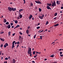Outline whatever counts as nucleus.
I'll list each match as a JSON object with an SVG mask.
<instances>
[{
    "instance_id": "nucleus-42",
    "label": "nucleus",
    "mask_w": 63,
    "mask_h": 63,
    "mask_svg": "<svg viewBox=\"0 0 63 63\" xmlns=\"http://www.w3.org/2000/svg\"><path fill=\"white\" fill-rule=\"evenodd\" d=\"M21 36H19V39H21Z\"/></svg>"
},
{
    "instance_id": "nucleus-48",
    "label": "nucleus",
    "mask_w": 63,
    "mask_h": 63,
    "mask_svg": "<svg viewBox=\"0 0 63 63\" xmlns=\"http://www.w3.org/2000/svg\"><path fill=\"white\" fill-rule=\"evenodd\" d=\"M55 43V42H53L51 44V45H52V44H54V43Z\"/></svg>"
},
{
    "instance_id": "nucleus-45",
    "label": "nucleus",
    "mask_w": 63,
    "mask_h": 63,
    "mask_svg": "<svg viewBox=\"0 0 63 63\" xmlns=\"http://www.w3.org/2000/svg\"><path fill=\"white\" fill-rule=\"evenodd\" d=\"M38 54H41V52H38Z\"/></svg>"
},
{
    "instance_id": "nucleus-3",
    "label": "nucleus",
    "mask_w": 63,
    "mask_h": 63,
    "mask_svg": "<svg viewBox=\"0 0 63 63\" xmlns=\"http://www.w3.org/2000/svg\"><path fill=\"white\" fill-rule=\"evenodd\" d=\"M54 2L51 5V6L52 7H54V6H56V3L54 1Z\"/></svg>"
},
{
    "instance_id": "nucleus-17",
    "label": "nucleus",
    "mask_w": 63,
    "mask_h": 63,
    "mask_svg": "<svg viewBox=\"0 0 63 63\" xmlns=\"http://www.w3.org/2000/svg\"><path fill=\"white\" fill-rule=\"evenodd\" d=\"M11 32H9L8 33V36H10V35H11Z\"/></svg>"
},
{
    "instance_id": "nucleus-63",
    "label": "nucleus",
    "mask_w": 63,
    "mask_h": 63,
    "mask_svg": "<svg viewBox=\"0 0 63 63\" xmlns=\"http://www.w3.org/2000/svg\"><path fill=\"white\" fill-rule=\"evenodd\" d=\"M35 52H36V53L37 54L38 53V52L35 51Z\"/></svg>"
},
{
    "instance_id": "nucleus-14",
    "label": "nucleus",
    "mask_w": 63,
    "mask_h": 63,
    "mask_svg": "<svg viewBox=\"0 0 63 63\" xmlns=\"http://www.w3.org/2000/svg\"><path fill=\"white\" fill-rule=\"evenodd\" d=\"M3 22H4V23H5V22H7V20L6 19H4Z\"/></svg>"
},
{
    "instance_id": "nucleus-62",
    "label": "nucleus",
    "mask_w": 63,
    "mask_h": 63,
    "mask_svg": "<svg viewBox=\"0 0 63 63\" xmlns=\"http://www.w3.org/2000/svg\"><path fill=\"white\" fill-rule=\"evenodd\" d=\"M54 63H57V62H54Z\"/></svg>"
},
{
    "instance_id": "nucleus-60",
    "label": "nucleus",
    "mask_w": 63,
    "mask_h": 63,
    "mask_svg": "<svg viewBox=\"0 0 63 63\" xmlns=\"http://www.w3.org/2000/svg\"><path fill=\"white\" fill-rule=\"evenodd\" d=\"M17 47H19V45H18V44H17Z\"/></svg>"
},
{
    "instance_id": "nucleus-16",
    "label": "nucleus",
    "mask_w": 63,
    "mask_h": 63,
    "mask_svg": "<svg viewBox=\"0 0 63 63\" xmlns=\"http://www.w3.org/2000/svg\"><path fill=\"white\" fill-rule=\"evenodd\" d=\"M26 33L27 34H29V30H27L26 31Z\"/></svg>"
},
{
    "instance_id": "nucleus-40",
    "label": "nucleus",
    "mask_w": 63,
    "mask_h": 63,
    "mask_svg": "<svg viewBox=\"0 0 63 63\" xmlns=\"http://www.w3.org/2000/svg\"><path fill=\"white\" fill-rule=\"evenodd\" d=\"M7 47V46L6 45H4V47L5 48Z\"/></svg>"
},
{
    "instance_id": "nucleus-27",
    "label": "nucleus",
    "mask_w": 63,
    "mask_h": 63,
    "mask_svg": "<svg viewBox=\"0 0 63 63\" xmlns=\"http://www.w3.org/2000/svg\"><path fill=\"white\" fill-rule=\"evenodd\" d=\"M36 34H35L34 36V38L35 39V38H36Z\"/></svg>"
},
{
    "instance_id": "nucleus-19",
    "label": "nucleus",
    "mask_w": 63,
    "mask_h": 63,
    "mask_svg": "<svg viewBox=\"0 0 63 63\" xmlns=\"http://www.w3.org/2000/svg\"><path fill=\"white\" fill-rule=\"evenodd\" d=\"M59 25V24H55L54 26H58Z\"/></svg>"
},
{
    "instance_id": "nucleus-13",
    "label": "nucleus",
    "mask_w": 63,
    "mask_h": 63,
    "mask_svg": "<svg viewBox=\"0 0 63 63\" xmlns=\"http://www.w3.org/2000/svg\"><path fill=\"white\" fill-rule=\"evenodd\" d=\"M33 3H32V2H31L30 3L31 7H33Z\"/></svg>"
},
{
    "instance_id": "nucleus-44",
    "label": "nucleus",
    "mask_w": 63,
    "mask_h": 63,
    "mask_svg": "<svg viewBox=\"0 0 63 63\" xmlns=\"http://www.w3.org/2000/svg\"><path fill=\"white\" fill-rule=\"evenodd\" d=\"M61 9H63V6L61 7Z\"/></svg>"
},
{
    "instance_id": "nucleus-39",
    "label": "nucleus",
    "mask_w": 63,
    "mask_h": 63,
    "mask_svg": "<svg viewBox=\"0 0 63 63\" xmlns=\"http://www.w3.org/2000/svg\"><path fill=\"white\" fill-rule=\"evenodd\" d=\"M19 33L20 34V35H22V33L21 32H20Z\"/></svg>"
},
{
    "instance_id": "nucleus-28",
    "label": "nucleus",
    "mask_w": 63,
    "mask_h": 63,
    "mask_svg": "<svg viewBox=\"0 0 63 63\" xmlns=\"http://www.w3.org/2000/svg\"><path fill=\"white\" fill-rule=\"evenodd\" d=\"M3 44H1L0 45V47H3Z\"/></svg>"
},
{
    "instance_id": "nucleus-55",
    "label": "nucleus",
    "mask_w": 63,
    "mask_h": 63,
    "mask_svg": "<svg viewBox=\"0 0 63 63\" xmlns=\"http://www.w3.org/2000/svg\"><path fill=\"white\" fill-rule=\"evenodd\" d=\"M32 63H35V62L34 61H32Z\"/></svg>"
},
{
    "instance_id": "nucleus-10",
    "label": "nucleus",
    "mask_w": 63,
    "mask_h": 63,
    "mask_svg": "<svg viewBox=\"0 0 63 63\" xmlns=\"http://www.w3.org/2000/svg\"><path fill=\"white\" fill-rule=\"evenodd\" d=\"M33 17V16L32 15H30V16L29 17V19H31V18Z\"/></svg>"
},
{
    "instance_id": "nucleus-24",
    "label": "nucleus",
    "mask_w": 63,
    "mask_h": 63,
    "mask_svg": "<svg viewBox=\"0 0 63 63\" xmlns=\"http://www.w3.org/2000/svg\"><path fill=\"white\" fill-rule=\"evenodd\" d=\"M6 25H8V24H9V23L8 22H7L6 23Z\"/></svg>"
},
{
    "instance_id": "nucleus-15",
    "label": "nucleus",
    "mask_w": 63,
    "mask_h": 63,
    "mask_svg": "<svg viewBox=\"0 0 63 63\" xmlns=\"http://www.w3.org/2000/svg\"><path fill=\"white\" fill-rule=\"evenodd\" d=\"M0 40L2 41V42H4L5 40L3 39H2L1 38H0Z\"/></svg>"
},
{
    "instance_id": "nucleus-12",
    "label": "nucleus",
    "mask_w": 63,
    "mask_h": 63,
    "mask_svg": "<svg viewBox=\"0 0 63 63\" xmlns=\"http://www.w3.org/2000/svg\"><path fill=\"white\" fill-rule=\"evenodd\" d=\"M60 2V1H59H59H58V0L56 2L57 4L58 5H59V4H60V2Z\"/></svg>"
},
{
    "instance_id": "nucleus-7",
    "label": "nucleus",
    "mask_w": 63,
    "mask_h": 63,
    "mask_svg": "<svg viewBox=\"0 0 63 63\" xmlns=\"http://www.w3.org/2000/svg\"><path fill=\"white\" fill-rule=\"evenodd\" d=\"M16 62V61L15 59H13L12 60V63H15Z\"/></svg>"
},
{
    "instance_id": "nucleus-20",
    "label": "nucleus",
    "mask_w": 63,
    "mask_h": 63,
    "mask_svg": "<svg viewBox=\"0 0 63 63\" xmlns=\"http://www.w3.org/2000/svg\"><path fill=\"white\" fill-rule=\"evenodd\" d=\"M39 12H41V11H42V9H41L40 8H39Z\"/></svg>"
},
{
    "instance_id": "nucleus-4",
    "label": "nucleus",
    "mask_w": 63,
    "mask_h": 63,
    "mask_svg": "<svg viewBox=\"0 0 63 63\" xmlns=\"http://www.w3.org/2000/svg\"><path fill=\"white\" fill-rule=\"evenodd\" d=\"M44 15H42V16H39V17L40 18V19H43V17H44Z\"/></svg>"
},
{
    "instance_id": "nucleus-2",
    "label": "nucleus",
    "mask_w": 63,
    "mask_h": 63,
    "mask_svg": "<svg viewBox=\"0 0 63 63\" xmlns=\"http://www.w3.org/2000/svg\"><path fill=\"white\" fill-rule=\"evenodd\" d=\"M31 48H30L28 51V53L30 56L32 57V53H31Z\"/></svg>"
},
{
    "instance_id": "nucleus-30",
    "label": "nucleus",
    "mask_w": 63,
    "mask_h": 63,
    "mask_svg": "<svg viewBox=\"0 0 63 63\" xmlns=\"http://www.w3.org/2000/svg\"><path fill=\"white\" fill-rule=\"evenodd\" d=\"M50 57H54V55H51L50 56Z\"/></svg>"
},
{
    "instance_id": "nucleus-23",
    "label": "nucleus",
    "mask_w": 63,
    "mask_h": 63,
    "mask_svg": "<svg viewBox=\"0 0 63 63\" xmlns=\"http://www.w3.org/2000/svg\"><path fill=\"white\" fill-rule=\"evenodd\" d=\"M48 23V21H47L46 23V25H47Z\"/></svg>"
},
{
    "instance_id": "nucleus-26",
    "label": "nucleus",
    "mask_w": 63,
    "mask_h": 63,
    "mask_svg": "<svg viewBox=\"0 0 63 63\" xmlns=\"http://www.w3.org/2000/svg\"><path fill=\"white\" fill-rule=\"evenodd\" d=\"M35 52H36V51H33V54H35Z\"/></svg>"
},
{
    "instance_id": "nucleus-38",
    "label": "nucleus",
    "mask_w": 63,
    "mask_h": 63,
    "mask_svg": "<svg viewBox=\"0 0 63 63\" xmlns=\"http://www.w3.org/2000/svg\"><path fill=\"white\" fill-rule=\"evenodd\" d=\"M0 34H3V33H4V32H1L0 33Z\"/></svg>"
},
{
    "instance_id": "nucleus-43",
    "label": "nucleus",
    "mask_w": 63,
    "mask_h": 63,
    "mask_svg": "<svg viewBox=\"0 0 63 63\" xmlns=\"http://www.w3.org/2000/svg\"><path fill=\"white\" fill-rule=\"evenodd\" d=\"M60 55V56L61 57H63V55H62V54H61Z\"/></svg>"
},
{
    "instance_id": "nucleus-41",
    "label": "nucleus",
    "mask_w": 63,
    "mask_h": 63,
    "mask_svg": "<svg viewBox=\"0 0 63 63\" xmlns=\"http://www.w3.org/2000/svg\"><path fill=\"white\" fill-rule=\"evenodd\" d=\"M40 37L41 39L42 40V36H40Z\"/></svg>"
},
{
    "instance_id": "nucleus-53",
    "label": "nucleus",
    "mask_w": 63,
    "mask_h": 63,
    "mask_svg": "<svg viewBox=\"0 0 63 63\" xmlns=\"http://www.w3.org/2000/svg\"><path fill=\"white\" fill-rule=\"evenodd\" d=\"M32 20H34V17H32Z\"/></svg>"
},
{
    "instance_id": "nucleus-18",
    "label": "nucleus",
    "mask_w": 63,
    "mask_h": 63,
    "mask_svg": "<svg viewBox=\"0 0 63 63\" xmlns=\"http://www.w3.org/2000/svg\"><path fill=\"white\" fill-rule=\"evenodd\" d=\"M19 17L20 18H22V15L21 14L20 15Z\"/></svg>"
},
{
    "instance_id": "nucleus-64",
    "label": "nucleus",
    "mask_w": 63,
    "mask_h": 63,
    "mask_svg": "<svg viewBox=\"0 0 63 63\" xmlns=\"http://www.w3.org/2000/svg\"><path fill=\"white\" fill-rule=\"evenodd\" d=\"M4 63H7V62H4Z\"/></svg>"
},
{
    "instance_id": "nucleus-61",
    "label": "nucleus",
    "mask_w": 63,
    "mask_h": 63,
    "mask_svg": "<svg viewBox=\"0 0 63 63\" xmlns=\"http://www.w3.org/2000/svg\"><path fill=\"white\" fill-rule=\"evenodd\" d=\"M17 44V42H15V45H16Z\"/></svg>"
},
{
    "instance_id": "nucleus-11",
    "label": "nucleus",
    "mask_w": 63,
    "mask_h": 63,
    "mask_svg": "<svg viewBox=\"0 0 63 63\" xmlns=\"http://www.w3.org/2000/svg\"><path fill=\"white\" fill-rule=\"evenodd\" d=\"M7 27L8 28V29H9V28H11V25L9 24L8 26Z\"/></svg>"
},
{
    "instance_id": "nucleus-54",
    "label": "nucleus",
    "mask_w": 63,
    "mask_h": 63,
    "mask_svg": "<svg viewBox=\"0 0 63 63\" xmlns=\"http://www.w3.org/2000/svg\"><path fill=\"white\" fill-rule=\"evenodd\" d=\"M56 19V17H55L54 18V19Z\"/></svg>"
},
{
    "instance_id": "nucleus-8",
    "label": "nucleus",
    "mask_w": 63,
    "mask_h": 63,
    "mask_svg": "<svg viewBox=\"0 0 63 63\" xmlns=\"http://www.w3.org/2000/svg\"><path fill=\"white\" fill-rule=\"evenodd\" d=\"M47 9L48 10H51V8L49 7V6H47Z\"/></svg>"
},
{
    "instance_id": "nucleus-36",
    "label": "nucleus",
    "mask_w": 63,
    "mask_h": 63,
    "mask_svg": "<svg viewBox=\"0 0 63 63\" xmlns=\"http://www.w3.org/2000/svg\"><path fill=\"white\" fill-rule=\"evenodd\" d=\"M30 28V26H29L28 27V29H29Z\"/></svg>"
},
{
    "instance_id": "nucleus-34",
    "label": "nucleus",
    "mask_w": 63,
    "mask_h": 63,
    "mask_svg": "<svg viewBox=\"0 0 63 63\" xmlns=\"http://www.w3.org/2000/svg\"><path fill=\"white\" fill-rule=\"evenodd\" d=\"M5 59L6 60H8V58H5Z\"/></svg>"
},
{
    "instance_id": "nucleus-21",
    "label": "nucleus",
    "mask_w": 63,
    "mask_h": 63,
    "mask_svg": "<svg viewBox=\"0 0 63 63\" xmlns=\"http://www.w3.org/2000/svg\"><path fill=\"white\" fill-rule=\"evenodd\" d=\"M57 13H56L55 14V15H54V16H57Z\"/></svg>"
},
{
    "instance_id": "nucleus-5",
    "label": "nucleus",
    "mask_w": 63,
    "mask_h": 63,
    "mask_svg": "<svg viewBox=\"0 0 63 63\" xmlns=\"http://www.w3.org/2000/svg\"><path fill=\"white\" fill-rule=\"evenodd\" d=\"M35 2L37 4H42V3L40 1V0H38V1H35Z\"/></svg>"
},
{
    "instance_id": "nucleus-49",
    "label": "nucleus",
    "mask_w": 63,
    "mask_h": 63,
    "mask_svg": "<svg viewBox=\"0 0 63 63\" xmlns=\"http://www.w3.org/2000/svg\"><path fill=\"white\" fill-rule=\"evenodd\" d=\"M14 26H12V28H14Z\"/></svg>"
},
{
    "instance_id": "nucleus-58",
    "label": "nucleus",
    "mask_w": 63,
    "mask_h": 63,
    "mask_svg": "<svg viewBox=\"0 0 63 63\" xmlns=\"http://www.w3.org/2000/svg\"><path fill=\"white\" fill-rule=\"evenodd\" d=\"M3 16H2L0 18H3Z\"/></svg>"
},
{
    "instance_id": "nucleus-47",
    "label": "nucleus",
    "mask_w": 63,
    "mask_h": 63,
    "mask_svg": "<svg viewBox=\"0 0 63 63\" xmlns=\"http://www.w3.org/2000/svg\"><path fill=\"white\" fill-rule=\"evenodd\" d=\"M28 36H29L30 37V36H31V35L30 34H28Z\"/></svg>"
},
{
    "instance_id": "nucleus-6",
    "label": "nucleus",
    "mask_w": 63,
    "mask_h": 63,
    "mask_svg": "<svg viewBox=\"0 0 63 63\" xmlns=\"http://www.w3.org/2000/svg\"><path fill=\"white\" fill-rule=\"evenodd\" d=\"M16 41H13L12 43V48H13L14 47H15V45H14V44H15V43Z\"/></svg>"
},
{
    "instance_id": "nucleus-9",
    "label": "nucleus",
    "mask_w": 63,
    "mask_h": 63,
    "mask_svg": "<svg viewBox=\"0 0 63 63\" xmlns=\"http://www.w3.org/2000/svg\"><path fill=\"white\" fill-rule=\"evenodd\" d=\"M47 6H49V7H50V6H51V4L50 3H47Z\"/></svg>"
},
{
    "instance_id": "nucleus-29",
    "label": "nucleus",
    "mask_w": 63,
    "mask_h": 63,
    "mask_svg": "<svg viewBox=\"0 0 63 63\" xmlns=\"http://www.w3.org/2000/svg\"><path fill=\"white\" fill-rule=\"evenodd\" d=\"M40 28V27H38L37 28V29H39V28Z\"/></svg>"
},
{
    "instance_id": "nucleus-35",
    "label": "nucleus",
    "mask_w": 63,
    "mask_h": 63,
    "mask_svg": "<svg viewBox=\"0 0 63 63\" xmlns=\"http://www.w3.org/2000/svg\"><path fill=\"white\" fill-rule=\"evenodd\" d=\"M15 33H14L12 34L13 36H14V35H15Z\"/></svg>"
},
{
    "instance_id": "nucleus-33",
    "label": "nucleus",
    "mask_w": 63,
    "mask_h": 63,
    "mask_svg": "<svg viewBox=\"0 0 63 63\" xmlns=\"http://www.w3.org/2000/svg\"><path fill=\"white\" fill-rule=\"evenodd\" d=\"M10 24H11V26H12V25H13V24H13V23H11Z\"/></svg>"
},
{
    "instance_id": "nucleus-22",
    "label": "nucleus",
    "mask_w": 63,
    "mask_h": 63,
    "mask_svg": "<svg viewBox=\"0 0 63 63\" xmlns=\"http://www.w3.org/2000/svg\"><path fill=\"white\" fill-rule=\"evenodd\" d=\"M23 11V9H21L19 10V12H21V11Z\"/></svg>"
},
{
    "instance_id": "nucleus-25",
    "label": "nucleus",
    "mask_w": 63,
    "mask_h": 63,
    "mask_svg": "<svg viewBox=\"0 0 63 63\" xmlns=\"http://www.w3.org/2000/svg\"><path fill=\"white\" fill-rule=\"evenodd\" d=\"M15 23H17V20H16L15 21Z\"/></svg>"
},
{
    "instance_id": "nucleus-32",
    "label": "nucleus",
    "mask_w": 63,
    "mask_h": 63,
    "mask_svg": "<svg viewBox=\"0 0 63 63\" xmlns=\"http://www.w3.org/2000/svg\"><path fill=\"white\" fill-rule=\"evenodd\" d=\"M5 45L6 46H8V44L7 43H6L5 44Z\"/></svg>"
},
{
    "instance_id": "nucleus-59",
    "label": "nucleus",
    "mask_w": 63,
    "mask_h": 63,
    "mask_svg": "<svg viewBox=\"0 0 63 63\" xmlns=\"http://www.w3.org/2000/svg\"><path fill=\"white\" fill-rule=\"evenodd\" d=\"M47 31V29H46V30H45V31Z\"/></svg>"
},
{
    "instance_id": "nucleus-57",
    "label": "nucleus",
    "mask_w": 63,
    "mask_h": 63,
    "mask_svg": "<svg viewBox=\"0 0 63 63\" xmlns=\"http://www.w3.org/2000/svg\"><path fill=\"white\" fill-rule=\"evenodd\" d=\"M8 59H10V57L9 56L8 57Z\"/></svg>"
},
{
    "instance_id": "nucleus-1",
    "label": "nucleus",
    "mask_w": 63,
    "mask_h": 63,
    "mask_svg": "<svg viewBox=\"0 0 63 63\" xmlns=\"http://www.w3.org/2000/svg\"><path fill=\"white\" fill-rule=\"evenodd\" d=\"M8 10L9 11H11V12L12 11H16V8H12L11 7H8Z\"/></svg>"
},
{
    "instance_id": "nucleus-37",
    "label": "nucleus",
    "mask_w": 63,
    "mask_h": 63,
    "mask_svg": "<svg viewBox=\"0 0 63 63\" xmlns=\"http://www.w3.org/2000/svg\"><path fill=\"white\" fill-rule=\"evenodd\" d=\"M17 45H18V44H19V41H18L17 42Z\"/></svg>"
},
{
    "instance_id": "nucleus-56",
    "label": "nucleus",
    "mask_w": 63,
    "mask_h": 63,
    "mask_svg": "<svg viewBox=\"0 0 63 63\" xmlns=\"http://www.w3.org/2000/svg\"><path fill=\"white\" fill-rule=\"evenodd\" d=\"M47 60V59H45V60H45V61H46V60Z\"/></svg>"
},
{
    "instance_id": "nucleus-31",
    "label": "nucleus",
    "mask_w": 63,
    "mask_h": 63,
    "mask_svg": "<svg viewBox=\"0 0 63 63\" xmlns=\"http://www.w3.org/2000/svg\"><path fill=\"white\" fill-rule=\"evenodd\" d=\"M16 27L17 28V27H19V25H17Z\"/></svg>"
},
{
    "instance_id": "nucleus-52",
    "label": "nucleus",
    "mask_w": 63,
    "mask_h": 63,
    "mask_svg": "<svg viewBox=\"0 0 63 63\" xmlns=\"http://www.w3.org/2000/svg\"><path fill=\"white\" fill-rule=\"evenodd\" d=\"M40 23H38V24H37V25H40Z\"/></svg>"
},
{
    "instance_id": "nucleus-50",
    "label": "nucleus",
    "mask_w": 63,
    "mask_h": 63,
    "mask_svg": "<svg viewBox=\"0 0 63 63\" xmlns=\"http://www.w3.org/2000/svg\"><path fill=\"white\" fill-rule=\"evenodd\" d=\"M3 59V57H1V60H2Z\"/></svg>"
},
{
    "instance_id": "nucleus-51",
    "label": "nucleus",
    "mask_w": 63,
    "mask_h": 63,
    "mask_svg": "<svg viewBox=\"0 0 63 63\" xmlns=\"http://www.w3.org/2000/svg\"><path fill=\"white\" fill-rule=\"evenodd\" d=\"M43 31H44V30H43L41 32H40V33H41V32H43Z\"/></svg>"
},
{
    "instance_id": "nucleus-46",
    "label": "nucleus",
    "mask_w": 63,
    "mask_h": 63,
    "mask_svg": "<svg viewBox=\"0 0 63 63\" xmlns=\"http://www.w3.org/2000/svg\"><path fill=\"white\" fill-rule=\"evenodd\" d=\"M60 54H62V52H60Z\"/></svg>"
}]
</instances>
